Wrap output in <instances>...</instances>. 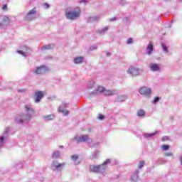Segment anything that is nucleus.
Instances as JSON below:
<instances>
[{
  "label": "nucleus",
  "mask_w": 182,
  "mask_h": 182,
  "mask_svg": "<svg viewBox=\"0 0 182 182\" xmlns=\"http://www.w3.org/2000/svg\"><path fill=\"white\" fill-rule=\"evenodd\" d=\"M73 140L77 143H87V146L91 147V149H94L99 146V142L94 143L93 139L89 137V135L87 134L77 135L74 136Z\"/></svg>",
  "instance_id": "f257e3e1"
},
{
  "label": "nucleus",
  "mask_w": 182,
  "mask_h": 182,
  "mask_svg": "<svg viewBox=\"0 0 182 182\" xmlns=\"http://www.w3.org/2000/svg\"><path fill=\"white\" fill-rule=\"evenodd\" d=\"M80 12L79 7H68L65 11V18L69 21H76L80 17Z\"/></svg>",
  "instance_id": "f03ea898"
},
{
  "label": "nucleus",
  "mask_w": 182,
  "mask_h": 182,
  "mask_svg": "<svg viewBox=\"0 0 182 182\" xmlns=\"http://www.w3.org/2000/svg\"><path fill=\"white\" fill-rule=\"evenodd\" d=\"M107 164H110V159H107L100 165H90V171L96 174H104L106 173V170H107Z\"/></svg>",
  "instance_id": "7ed1b4c3"
},
{
  "label": "nucleus",
  "mask_w": 182,
  "mask_h": 182,
  "mask_svg": "<svg viewBox=\"0 0 182 182\" xmlns=\"http://www.w3.org/2000/svg\"><path fill=\"white\" fill-rule=\"evenodd\" d=\"M100 93H103L104 96H114L119 95L117 90H106L104 87H98L97 89L90 93V96H97Z\"/></svg>",
  "instance_id": "20e7f679"
},
{
  "label": "nucleus",
  "mask_w": 182,
  "mask_h": 182,
  "mask_svg": "<svg viewBox=\"0 0 182 182\" xmlns=\"http://www.w3.org/2000/svg\"><path fill=\"white\" fill-rule=\"evenodd\" d=\"M32 117L27 114H21L16 117L15 122L19 124H23V123H29Z\"/></svg>",
  "instance_id": "39448f33"
},
{
  "label": "nucleus",
  "mask_w": 182,
  "mask_h": 182,
  "mask_svg": "<svg viewBox=\"0 0 182 182\" xmlns=\"http://www.w3.org/2000/svg\"><path fill=\"white\" fill-rule=\"evenodd\" d=\"M127 72L129 75H131V76L136 77L137 76H140L141 74L144 72V70L141 68L131 67L127 70Z\"/></svg>",
  "instance_id": "423d86ee"
},
{
  "label": "nucleus",
  "mask_w": 182,
  "mask_h": 182,
  "mask_svg": "<svg viewBox=\"0 0 182 182\" xmlns=\"http://www.w3.org/2000/svg\"><path fill=\"white\" fill-rule=\"evenodd\" d=\"M139 92L147 99H150V97H151V88L144 86L139 88Z\"/></svg>",
  "instance_id": "0eeeda50"
},
{
  "label": "nucleus",
  "mask_w": 182,
  "mask_h": 182,
  "mask_svg": "<svg viewBox=\"0 0 182 182\" xmlns=\"http://www.w3.org/2000/svg\"><path fill=\"white\" fill-rule=\"evenodd\" d=\"M9 127H7L5 129L2 135L0 136V149L2 148V146H4V144H5V141L8 140V137H9Z\"/></svg>",
  "instance_id": "6e6552de"
},
{
  "label": "nucleus",
  "mask_w": 182,
  "mask_h": 182,
  "mask_svg": "<svg viewBox=\"0 0 182 182\" xmlns=\"http://www.w3.org/2000/svg\"><path fill=\"white\" fill-rule=\"evenodd\" d=\"M49 70V68L45 65H41L36 68V70H34L33 73L35 75H43L46 72H48Z\"/></svg>",
  "instance_id": "1a4fd4ad"
},
{
  "label": "nucleus",
  "mask_w": 182,
  "mask_h": 182,
  "mask_svg": "<svg viewBox=\"0 0 182 182\" xmlns=\"http://www.w3.org/2000/svg\"><path fill=\"white\" fill-rule=\"evenodd\" d=\"M66 166V163H59L58 161H53L51 166L55 168L58 171H60L63 167Z\"/></svg>",
  "instance_id": "9d476101"
},
{
  "label": "nucleus",
  "mask_w": 182,
  "mask_h": 182,
  "mask_svg": "<svg viewBox=\"0 0 182 182\" xmlns=\"http://www.w3.org/2000/svg\"><path fill=\"white\" fill-rule=\"evenodd\" d=\"M36 16V8H33L30 10L29 12L26 16V21H33L35 16Z\"/></svg>",
  "instance_id": "9b49d317"
},
{
  "label": "nucleus",
  "mask_w": 182,
  "mask_h": 182,
  "mask_svg": "<svg viewBox=\"0 0 182 182\" xmlns=\"http://www.w3.org/2000/svg\"><path fill=\"white\" fill-rule=\"evenodd\" d=\"M129 99V96L127 95H120L115 97L114 102L117 103H122V102H125Z\"/></svg>",
  "instance_id": "f8f14e48"
},
{
  "label": "nucleus",
  "mask_w": 182,
  "mask_h": 182,
  "mask_svg": "<svg viewBox=\"0 0 182 182\" xmlns=\"http://www.w3.org/2000/svg\"><path fill=\"white\" fill-rule=\"evenodd\" d=\"M68 106H69V104L63 102L61 106H60L58 108V112L60 113H64V115L68 116L69 114V111L65 110Z\"/></svg>",
  "instance_id": "ddd939ff"
},
{
  "label": "nucleus",
  "mask_w": 182,
  "mask_h": 182,
  "mask_svg": "<svg viewBox=\"0 0 182 182\" xmlns=\"http://www.w3.org/2000/svg\"><path fill=\"white\" fill-rule=\"evenodd\" d=\"M24 110L26 112V114H27V116H29L30 117H32V116H33V114L35 113V109H33V108H32V107H31L30 105H26L24 107Z\"/></svg>",
  "instance_id": "4468645a"
},
{
  "label": "nucleus",
  "mask_w": 182,
  "mask_h": 182,
  "mask_svg": "<svg viewBox=\"0 0 182 182\" xmlns=\"http://www.w3.org/2000/svg\"><path fill=\"white\" fill-rule=\"evenodd\" d=\"M149 69L151 72H160L161 68L159 64L151 63L149 65Z\"/></svg>",
  "instance_id": "2eb2a0df"
},
{
  "label": "nucleus",
  "mask_w": 182,
  "mask_h": 182,
  "mask_svg": "<svg viewBox=\"0 0 182 182\" xmlns=\"http://www.w3.org/2000/svg\"><path fill=\"white\" fill-rule=\"evenodd\" d=\"M35 103H39L41 102V100L45 96V94L43 93V91H38L35 92Z\"/></svg>",
  "instance_id": "dca6fc26"
},
{
  "label": "nucleus",
  "mask_w": 182,
  "mask_h": 182,
  "mask_svg": "<svg viewBox=\"0 0 182 182\" xmlns=\"http://www.w3.org/2000/svg\"><path fill=\"white\" fill-rule=\"evenodd\" d=\"M9 17L5 16L3 17L1 22L0 23V26H8L9 25Z\"/></svg>",
  "instance_id": "f3484780"
},
{
  "label": "nucleus",
  "mask_w": 182,
  "mask_h": 182,
  "mask_svg": "<svg viewBox=\"0 0 182 182\" xmlns=\"http://www.w3.org/2000/svg\"><path fill=\"white\" fill-rule=\"evenodd\" d=\"M100 20V16H93L87 18V22H89L90 23H92L93 22H99Z\"/></svg>",
  "instance_id": "a211bd4d"
},
{
  "label": "nucleus",
  "mask_w": 182,
  "mask_h": 182,
  "mask_svg": "<svg viewBox=\"0 0 182 182\" xmlns=\"http://www.w3.org/2000/svg\"><path fill=\"white\" fill-rule=\"evenodd\" d=\"M72 161L75 164V166H78V164H80V160H79V156L74 154L72 155L70 157Z\"/></svg>",
  "instance_id": "6ab92c4d"
},
{
  "label": "nucleus",
  "mask_w": 182,
  "mask_h": 182,
  "mask_svg": "<svg viewBox=\"0 0 182 182\" xmlns=\"http://www.w3.org/2000/svg\"><path fill=\"white\" fill-rule=\"evenodd\" d=\"M154 50V47L153 46V43L151 42L146 46V55H149V56H150V55H151V53H153Z\"/></svg>",
  "instance_id": "aec40b11"
},
{
  "label": "nucleus",
  "mask_w": 182,
  "mask_h": 182,
  "mask_svg": "<svg viewBox=\"0 0 182 182\" xmlns=\"http://www.w3.org/2000/svg\"><path fill=\"white\" fill-rule=\"evenodd\" d=\"M55 48V44L51 43V44H48V45H44L41 48V50H50V49H53Z\"/></svg>",
  "instance_id": "412c9836"
},
{
  "label": "nucleus",
  "mask_w": 182,
  "mask_h": 182,
  "mask_svg": "<svg viewBox=\"0 0 182 182\" xmlns=\"http://www.w3.org/2000/svg\"><path fill=\"white\" fill-rule=\"evenodd\" d=\"M139 170H136L132 176H131L132 182H137V180H139Z\"/></svg>",
  "instance_id": "4be33fe9"
},
{
  "label": "nucleus",
  "mask_w": 182,
  "mask_h": 182,
  "mask_svg": "<svg viewBox=\"0 0 182 182\" xmlns=\"http://www.w3.org/2000/svg\"><path fill=\"white\" fill-rule=\"evenodd\" d=\"M166 163H167V161L163 158H159L155 161L156 166H161L162 164H166Z\"/></svg>",
  "instance_id": "5701e85b"
},
{
  "label": "nucleus",
  "mask_w": 182,
  "mask_h": 182,
  "mask_svg": "<svg viewBox=\"0 0 182 182\" xmlns=\"http://www.w3.org/2000/svg\"><path fill=\"white\" fill-rule=\"evenodd\" d=\"M43 119L45 122H49L50 120H53V119H55V115L53 114L46 115L43 117Z\"/></svg>",
  "instance_id": "b1692460"
},
{
  "label": "nucleus",
  "mask_w": 182,
  "mask_h": 182,
  "mask_svg": "<svg viewBox=\"0 0 182 182\" xmlns=\"http://www.w3.org/2000/svg\"><path fill=\"white\" fill-rule=\"evenodd\" d=\"M83 57L80 56V57H76L74 58V63L76 65H78L79 63H83Z\"/></svg>",
  "instance_id": "393cba45"
},
{
  "label": "nucleus",
  "mask_w": 182,
  "mask_h": 182,
  "mask_svg": "<svg viewBox=\"0 0 182 182\" xmlns=\"http://www.w3.org/2000/svg\"><path fill=\"white\" fill-rule=\"evenodd\" d=\"M60 157V151H55L52 154V159H59Z\"/></svg>",
  "instance_id": "a878e982"
},
{
  "label": "nucleus",
  "mask_w": 182,
  "mask_h": 182,
  "mask_svg": "<svg viewBox=\"0 0 182 182\" xmlns=\"http://www.w3.org/2000/svg\"><path fill=\"white\" fill-rule=\"evenodd\" d=\"M156 133H158L157 131H156L154 133H151V134H147V133H144V137H146V138H150V137H153V136H156Z\"/></svg>",
  "instance_id": "bb28decb"
},
{
  "label": "nucleus",
  "mask_w": 182,
  "mask_h": 182,
  "mask_svg": "<svg viewBox=\"0 0 182 182\" xmlns=\"http://www.w3.org/2000/svg\"><path fill=\"white\" fill-rule=\"evenodd\" d=\"M107 31H109V28L107 26H105L104 28L101 29L99 31L100 35H105V33H106V32H107Z\"/></svg>",
  "instance_id": "cd10ccee"
},
{
  "label": "nucleus",
  "mask_w": 182,
  "mask_h": 182,
  "mask_svg": "<svg viewBox=\"0 0 182 182\" xmlns=\"http://www.w3.org/2000/svg\"><path fill=\"white\" fill-rule=\"evenodd\" d=\"M146 114V112L143 109H139L137 111L138 117H141Z\"/></svg>",
  "instance_id": "c85d7f7f"
},
{
  "label": "nucleus",
  "mask_w": 182,
  "mask_h": 182,
  "mask_svg": "<svg viewBox=\"0 0 182 182\" xmlns=\"http://www.w3.org/2000/svg\"><path fill=\"white\" fill-rule=\"evenodd\" d=\"M91 159H99V151H95L92 154Z\"/></svg>",
  "instance_id": "c756f323"
},
{
  "label": "nucleus",
  "mask_w": 182,
  "mask_h": 182,
  "mask_svg": "<svg viewBox=\"0 0 182 182\" xmlns=\"http://www.w3.org/2000/svg\"><path fill=\"white\" fill-rule=\"evenodd\" d=\"M161 47H162V49H163V50L165 53H168V49L167 48V46H166V44L162 43H161Z\"/></svg>",
  "instance_id": "7c9ffc66"
},
{
  "label": "nucleus",
  "mask_w": 182,
  "mask_h": 182,
  "mask_svg": "<svg viewBox=\"0 0 182 182\" xmlns=\"http://www.w3.org/2000/svg\"><path fill=\"white\" fill-rule=\"evenodd\" d=\"M93 86H95V82L93 81L88 82V83L87 85V89H92V87H93Z\"/></svg>",
  "instance_id": "2f4dec72"
},
{
  "label": "nucleus",
  "mask_w": 182,
  "mask_h": 182,
  "mask_svg": "<svg viewBox=\"0 0 182 182\" xmlns=\"http://www.w3.org/2000/svg\"><path fill=\"white\" fill-rule=\"evenodd\" d=\"M17 53L22 55V56L26 57L28 56V53L26 52H23V50H18Z\"/></svg>",
  "instance_id": "473e14b6"
},
{
  "label": "nucleus",
  "mask_w": 182,
  "mask_h": 182,
  "mask_svg": "<svg viewBox=\"0 0 182 182\" xmlns=\"http://www.w3.org/2000/svg\"><path fill=\"white\" fill-rule=\"evenodd\" d=\"M159 102H160V97H156L152 103H154V105H156V103H159Z\"/></svg>",
  "instance_id": "72a5a7b5"
},
{
  "label": "nucleus",
  "mask_w": 182,
  "mask_h": 182,
  "mask_svg": "<svg viewBox=\"0 0 182 182\" xmlns=\"http://www.w3.org/2000/svg\"><path fill=\"white\" fill-rule=\"evenodd\" d=\"M161 149L162 150H164V151L168 150V149H170V145L164 144L161 146Z\"/></svg>",
  "instance_id": "f704fd0d"
},
{
  "label": "nucleus",
  "mask_w": 182,
  "mask_h": 182,
  "mask_svg": "<svg viewBox=\"0 0 182 182\" xmlns=\"http://www.w3.org/2000/svg\"><path fill=\"white\" fill-rule=\"evenodd\" d=\"M144 167V161H139L138 168H143Z\"/></svg>",
  "instance_id": "c9c22d12"
},
{
  "label": "nucleus",
  "mask_w": 182,
  "mask_h": 182,
  "mask_svg": "<svg viewBox=\"0 0 182 182\" xmlns=\"http://www.w3.org/2000/svg\"><path fill=\"white\" fill-rule=\"evenodd\" d=\"M97 119L99 120H105V115L102 114H98V117H97Z\"/></svg>",
  "instance_id": "e433bc0d"
},
{
  "label": "nucleus",
  "mask_w": 182,
  "mask_h": 182,
  "mask_svg": "<svg viewBox=\"0 0 182 182\" xmlns=\"http://www.w3.org/2000/svg\"><path fill=\"white\" fill-rule=\"evenodd\" d=\"M170 140V138L167 136H164L161 138V141H167Z\"/></svg>",
  "instance_id": "4c0bfd02"
},
{
  "label": "nucleus",
  "mask_w": 182,
  "mask_h": 182,
  "mask_svg": "<svg viewBox=\"0 0 182 182\" xmlns=\"http://www.w3.org/2000/svg\"><path fill=\"white\" fill-rule=\"evenodd\" d=\"M96 49H97V46H96V45L91 46L90 47V50L93 51V50H96Z\"/></svg>",
  "instance_id": "58836bf2"
},
{
  "label": "nucleus",
  "mask_w": 182,
  "mask_h": 182,
  "mask_svg": "<svg viewBox=\"0 0 182 182\" xmlns=\"http://www.w3.org/2000/svg\"><path fill=\"white\" fill-rule=\"evenodd\" d=\"M127 45H132V43H133V38H129L127 41Z\"/></svg>",
  "instance_id": "ea45409f"
},
{
  "label": "nucleus",
  "mask_w": 182,
  "mask_h": 182,
  "mask_svg": "<svg viewBox=\"0 0 182 182\" xmlns=\"http://www.w3.org/2000/svg\"><path fill=\"white\" fill-rule=\"evenodd\" d=\"M2 10L6 12L8 11V4L3 5Z\"/></svg>",
  "instance_id": "a19ab883"
},
{
  "label": "nucleus",
  "mask_w": 182,
  "mask_h": 182,
  "mask_svg": "<svg viewBox=\"0 0 182 182\" xmlns=\"http://www.w3.org/2000/svg\"><path fill=\"white\" fill-rule=\"evenodd\" d=\"M17 92L18 93H26V90H25V89H19V90H17Z\"/></svg>",
  "instance_id": "79ce46f5"
},
{
  "label": "nucleus",
  "mask_w": 182,
  "mask_h": 182,
  "mask_svg": "<svg viewBox=\"0 0 182 182\" xmlns=\"http://www.w3.org/2000/svg\"><path fill=\"white\" fill-rule=\"evenodd\" d=\"M122 21L124 23H127L129 21V17H124Z\"/></svg>",
  "instance_id": "37998d69"
},
{
  "label": "nucleus",
  "mask_w": 182,
  "mask_h": 182,
  "mask_svg": "<svg viewBox=\"0 0 182 182\" xmlns=\"http://www.w3.org/2000/svg\"><path fill=\"white\" fill-rule=\"evenodd\" d=\"M127 2L126 0H120L119 5H126Z\"/></svg>",
  "instance_id": "c03bdc74"
},
{
  "label": "nucleus",
  "mask_w": 182,
  "mask_h": 182,
  "mask_svg": "<svg viewBox=\"0 0 182 182\" xmlns=\"http://www.w3.org/2000/svg\"><path fill=\"white\" fill-rule=\"evenodd\" d=\"M43 6H44L45 9H49L50 6H49V4L48 3H45L43 4Z\"/></svg>",
  "instance_id": "a18cd8bd"
},
{
  "label": "nucleus",
  "mask_w": 182,
  "mask_h": 182,
  "mask_svg": "<svg viewBox=\"0 0 182 182\" xmlns=\"http://www.w3.org/2000/svg\"><path fill=\"white\" fill-rule=\"evenodd\" d=\"M116 21H117V17H113L109 18V22H114Z\"/></svg>",
  "instance_id": "49530a36"
},
{
  "label": "nucleus",
  "mask_w": 182,
  "mask_h": 182,
  "mask_svg": "<svg viewBox=\"0 0 182 182\" xmlns=\"http://www.w3.org/2000/svg\"><path fill=\"white\" fill-rule=\"evenodd\" d=\"M164 156H166V157H172L173 153H165Z\"/></svg>",
  "instance_id": "de8ad7c7"
},
{
  "label": "nucleus",
  "mask_w": 182,
  "mask_h": 182,
  "mask_svg": "<svg viewBox=\"0 0 182 182\" xmlns=\"http://www.w3.org/2000/svg\"><path fill=\"white\" fill-rule=\"evenodd\" d=\"M87 3V0H80V4H86Z\"/></svg>",
  "instance_id": "09e8293b"
},
{
  "label": "nucleus",
  "mask_w": 182,
  "mask_h": 182,
  "mask_svg": "<svg viewBox=\"0 0 182 182\" xmlns=\"http://www.w3.org/2000/svg\"><path fill=\"white\" fill-rule=\"evenodd\" d=\"M114 164H115V165H117V164H119V161H117V160H116V159H114Z\"/></svg>",
  "instance_id": "8fccbe9b"
},
{
  "label": "nucleus",
  "mask_w": 182,
  "mask_h": 182,
  "mask_svg": "<svg viewBox=\"0 0 182 182\" xmlns=\"http://www.w3.org/2000/svg\"><path fill=\"white\" fill-rule=\"evenodd\" d=\"M25 49H26V52H28L29 50V48H28V47H25Z\"/></svg>",
  "instance_id": "3c124183"
},
{
  "label": "nucleus",
  "mask_w": 182,
  "mask_h": 182,
  "mask_svg": "<svg viewBox=\"0 0 182 182\" xmlns=\"http://www.w3.org/2000/svg\"><path fill=\"white\" fill-rule=\"evenodd\" d=\"M112 55L110 53H107V56H110Z\"/></svg>",
  "instance_id": "603ef678"
},
{
  "label": "nucleus",
  "mask_w": 182,
  "mask_h": 182,
  "mask_svg": "<svg viewBox=\"0 0 182 182\" xmlns=\"http://www.w3.org/2000/svg\"><path fill=\"white\" fill-rule=\"evenodd\" d=\"M59 147H60V149H63V146H60Z\"/></svg>",
  "instance_id": "864d4df0"
},
{
  "label": "nucleus",
  "mask_w": 182,
  "mask_h": 182,
  "mask_svg": "<svg viewBox=\"0 0 182 182\" xmlns=\"http://www.w3.org/2000/svg\"><path fill=\"white\" fill-rule=\"evenodd\" d=\"M171 22L173 23V22H174V21L172 20Z\"/></svg>",
  "instance_id": "5fc2aeb1"
},
{
  "label": "nucleus",
  "mask_w": 182,
  "mask_h": 182,
  "mask_svg": "<svg viewBox=\"0 0 182 182\" xmlns=\"http://www.w3.org/2000/svg\"><path fill=\"white\" fill-rule=\"evenodd\" d=\"M169 28H171V25H169Z\"/></svg>",
  "instance_id": "6e6d98bb"
},
{
  "label": "nucleus",
  "mask_w": 182,
  "mask_h": 182,
  "mask_svg": "<svg viewBox=\"0 0 182 182\" xmlns=\"http://www.w3.org/2000/svg\"><path fill=\"white\" fill-rule=\"evenodd\" d=\"M171 119H173V117H172Z\"/></svg>",
  "instance_id": "4d7b16f0"
},
{
  "label": "nucleus",
  "mask_w": 182,
  "mask_h": 182,
  "mask_svg": "<svg viewBox=\"0 0 182 182\" xmlns=\"http://www.w3.org/2000/svg\"><path fill=\"white\" fill-rule=\"evenodd\" d=\"M181 1V2H182V0H180Z\"/></svg>",
  "instance_id": "13d9d810"
}]
</instances>
